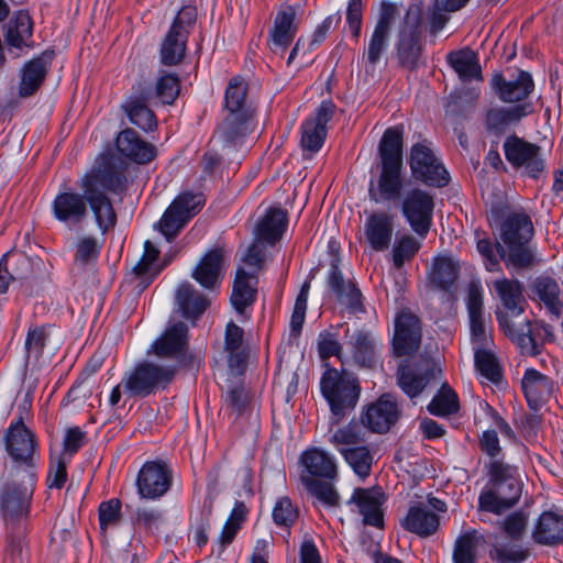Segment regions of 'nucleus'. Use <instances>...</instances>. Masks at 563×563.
I'll list each match as a JSON object with an SVG mask.
<instances>
[{"mask_svg": "<svg viewBox=\"0 0 563 563\" xmlns=\"http://www.w3.org/2000/svg\"><path fill=\"white\" fill-rule=\"evenodd\" d=\"M537 543L553 545L563 542V517L551 511L543 512L532 533Z\"/></svg>", "mask_w": 563, "mask_h": 563, "instance_id": "obj_35", "label": "nucleus"}, {"mask_svg": "<svg viewBox=\"0 0 563 563\" xmlns=\"http://www.w3.org/2000/svg\"><path fill=\"white\" fill-rule=\"evenodd\" d=\"M247 86L240 77L229 81L224 93L228 115L218 130V136L227 146L241 145L253 129V110L246 104Z\"/></svg>", "mask_w": 563, "mask_h": 563, "instance_id": "obj_3", "label": "nucleus"}, {"mask_svg": "<svg viewBox=\"0 0 563 563\" xmlns=\"http://www.w3.org/2000/svg\"><path fill=\"white\" fill-rule=\"evenodd\" d=\"M299 518V508L288 496L276 499L272 509V519L276 527L285 529L288 533Z\"/></svg>", "mask_w": 563, "mask_h": 563, "instance_id": "obj_46", "label": "nucleus"}, {"mask_svg": "<svg viewBox=\"0 0 563 563\" xmlns=\"http://www.w3.org/2000/svg\"><path fill=\"white\" fill-rule=\"evenodd\" d=\"M433 197L421 189H412L402 200L401 213L412 231L424 239L432 225Z\"/></svg>", "mask_w": 563, "mask_h": 563, "instance_id": "obj_13", "label": "nucleus"}, {"mask_svg": "<svg viewBox=\"0 0 563 563\" xmlns=\"http://www.w3.org/2000/svg\"><path fill=\"white\" fill-rule=\"evenodd\" d=\"M67 481V461L64 456H59L56 461L52 462L46 478L49 488L60 489Z\"/></svg>", "mask_w": 563, "mask_h": 563, "instance_id": "obj_64", "label": "nucleus"}, {"mask_svg": "<svg viewBox=\"0 0 563 563\" xmlns=\"http://www.w3.org/2000/svg\"><path fill=\"white\" fill-rule=\"evenodd\" d=\"M188 350V328L181 322L170 323L152 344L153 353L162 358L181 362Z\"/></svg>", "mask_w": 563, "mask_h": 563, "instance_id": "obj_19", "label": "nucleus"}, {"mask_svg": "<svg viewBox=\"0 0 563 563\" xmlns=\"http://www.w3.org/2000/svg\"><path fill=\"white\" fill-rule=\"evenodd\" d=\"M318 352L323 361L335 356L342 364L349 363V356L339 342L338 333L330 331L320 332L318 336Z\"/></svg>", "mask_w": 563, "mask_h": 563, "instance_id": "obj_52", "label": "nucleus"}, {"mask_svg": "<svg viewBox=\"0 0 563 563\" xmlns=\"http://www.w3.org/2000/svg\"><path fill=\"white\" fill-rule=\"evenodd\" d=\"M33 35V21L25 10L16 11L5 25V42L10 47H31Z\"/></svg>", "mask_w": 563, "mask_h": 563, "instance_id": "obj_31", "label": "nucleus"}, {"mask_svg": "<svg viewBox=\"0 0 563 563\" xmlns=\"http://www.w3.org/2000/svg\"><path fill=\"white\" fill-rule=\"evenodd\" d=\"M494 288L505 311H497L496 318L501 331L520 349L522 353L537 355L541 343L553 340L552 328L542 322L531 323L523 312L525 298L518 280L496 279Z\"/></svg>", "mask_w": 563, "mask_h": 563, "instance_id": "obj_2", "label": "nucleus"}, {"mask_svg": "<svg viewBox=\"0 0 563 563\" xmlns=\"http://www.w3.org/2000/svg\"><path fill=\"white\" fill-rule=\"evenodd\" d=\"M332 101H322L313 117L301 124V146L305 151L319 152L327 136V124L334 113Z\"/></svg>", "mask_w": 563, "mask_h": 563, "instance_id": "obj_17", "label": "nucleus"}, {"mask_svg": "<svg viewBox=\"0 0 563 563\" xmlns=\"http://www.w3.org/2000/svg\"><path fill=\"white\" fill-rule=\"evenodd\" d=\"M180 90V80L174 73L163 71L156 81V97L165 104H172L178 97Z\"/></svg>", "mask_w": 563, "mask_h": 563, "instance_id": "obj_53", "label": "nucleus"}, {"mask_svg": "<svg viewBox=\"0 0 563 563\" xmlns=\"http://www.w3.org/2000/svg\"><path fill=\"white\" fill-rule=\"evenodd\" d=\"M529 113V106L517 104L510 108L497 107L486 113V125L489 130L503 131L508 125L520 121Z\"/></svg>", "mask_w": 563, "mask_h": 563, "instance_id": "obj_40", "label": "nucleus"}, {"mask_svg": "<svg viewBox=\"0 0 563 563\" xmlns=\"http://www.w3.org/2000/svg\"><path fill=\"white\" fill-rule=\"evenodd\" d=\"M46 327H33L30 328L25 339V349L27 354L40 355L45 346L47 340Z\"/></svg>", "mask_w": 563, "mask_h": 563, "instance_id": "obj_62", "label": "nucleus"}, {"mask_svg": "<svg viewBox=\"0 0 563 563\" xmlns=\"http://www.w3.org/2000/svg\"><path fill=\"white\" fill-rule=\"evenodd\" d=\"M528 555V550L519 544H500L493 550V559L498 563H521Z\"/></svg>", "mask_w": 563, "mask_h": 563, "instance_id": "obj_59", "label": "nucleus"}, {"mask_svg": "<svg viewBox=\"0 0 563 563\" xmlns=\"http://www.w3.org/2000/svg\"><path fill=\"white\" fill-rule=\"evenodd\" d=\"M38 473L10 470L0 479V512L5 520L20 521L29 517Z\"/></svg>", "mask_w": 563, "mask_h": 563, "instance_id": "obj_5", "label": "nucleus"}, {"mask_svg": "<svg viewBox=\"0 0 563 563\" xmlns=\"http://www.w3.org/2000/svg\"><path fill=\"white\" fill-rule=\"evenodd\" d=\"M287 225L286 213L282 209H269L256 228L257 240L274 244L278 241Z\"/></svg>", "mask_w": 563, "mask_h": 563, "instance_id": "obj_38", "label": "nucleus"}, {"mask_svg": "<svg viewBox=\"0 0 563 563\" xmlns=\"http://www.w3.org/2000/svg\"><path fill=\"white\" fill-rule=\"evenodd\" d=\"M388 32L373 30V33L369 37L368 45L364 51L363 56L366 58L367 64L371 66H376V64L380 60L383 54L386 52L388 47L389 41Z\"/></svg>", "mask_w": 563, "mask_h": 563, "instance_id": "obj_56", "label": "nucleus"}, {"mask_svg": "<svg viewBox=\"0 0 563 563\" xmlns=\"http://www.w3.org/2000/svg\"><path fill=\"white\" fill-rule=\"evenodd\" d=\"M123 109L131 123L137 125L140 129L144 131H152L156 128V117L143 100L131 98L125 101Z\"/></svg>", "mask_w": 563, "mask_h": 563, "instance_id": "obj_44", "label": "nucleus"}, {"mask_svg": "<svg viewBox=\"0 0 563 563\" xmlns=\"http://www.w3.org/2000/svg\"><path fill=\"white\" fill-rule=\"evenodd\" d=\"M429 379L430 375L428 372L411 368L407 363L400 364L397 369L398 386L410 399L416 398L422 393Z\"/></svg>", "mask_w": 563, "mask_h": 563, "instance_id": "obj_39", "label": "nucleus"}, {"mask_svg": "<svg viewBox=\"0 0 563 563\" xmlns=\"http://www.w3.org/2000/svg\"><path fill=\"white\" fill-rule=\"evenodd\" d=\"M402 134L401 126H391L384 132L378 146L382 165L402 166Z\"/></svg>", "mask_w": 563, "mask_h": 563, "instance_id": "obj_36", "label": "nucleus"}, {"mask_svg": "<svg viewBox=\"0 0 563 563\" xmlns=\"http://www.w3.org/2000/svg\"><path fill=\"white\" fill-rule=\"evenodd\" d=\"M380 347L382 341L372 332L365 330L355 331L345 342V354L349 356L347 364L372 368L377 363Z\"/></svg>", "mask_w": 563, "mask_h": 563, "instance_id": "obj_16", "label": "nucleus"}, {"mask_svg": "<svg viewBox=\"0 0 563 563\" xmlns=\"http://www.w3.org/2000/svg\"><path fill=\"white\" fill-rule=\"evenodd\" d=\"M421 247L420 241L410 234H404L396 239L391 249L393 264L401 268L405 263L410 262Z\"/></svg>", "mask_w": 563, "mask_h": 563, "instance_id": "obj_50", "label": "nucleus"}, {"mask_svg": "<svg viewBox=\"0 0 563 563\" xmlns=\"http://www.w3.org/2000/svg\"><path fill=\"white\" fill-rule=\"evenodd\" d=\"M396 14V4L390 1L383 0L378 7L377 19L374 29L390 33Z\"/></svg>", "mask_w": 563, "mask_h": 563, "instance_id": "obj_63", "label": "nucleus"}, {"mask_svg": "<svg viewBox=\"0 0 563 563\" xmlns=\"http://www.w3.org/2000/svg\"><path fill=\"white\" fill-rule=\"evenodd\" d=\"M475 367L479 374L492 383H498L501 377L499 364L488 347H477L474 353Z\"/></svg>", "mask_w": 563, "mask_h": 563, "instance_id": "obj_51", "label": "nucleus"}, {"mask_svg": "<svg viewBox=\"0 0 563 563\" xmlns=\"http://www.w3.org/2000/svg\"><path fill=\"white\" fill-rule=\"evenodd\" d=\"M399 417V410L391 395H383L371 404L361 416V422L372 432L385 433Z\"/></svg>", "mask_w": 563, "mask_h": 563, "instance_id": "obj_21", "label": "nucleus"}, {"mask_svg": "<svg viewBox=\"0 0 563 563\" xmlns=\"http://www.w3.org/2000/svg\"><path fill=\"white\" fill-rule=\"evenodd\" d=\"M243 334V329L234 322L227 324L224 347L228 352L229 367L238 374L242 373L246 361V354L242 349Z\"/></svg>", "mask_w": 563, "mask_h": 563, "instance_id": "obj_37", "label": "nucleus"}, {"mask_svg": "<svg viewBox=\"0 0 563 563\" xmlns=\"http://www.w3.org/2000/svg\"><path fill=\"white\" fill-rule=\"evenodd\" d=\"M504 153L508 163L521 174L539 178L545 167L540 146L516 135L507 137Z\"/></svg>", "mask_w": 563, "mask_h": 563, "instance_id": "obj_11", "label": "nucleus"}, {"mask_svg": "<svg viewBox=\"0 0 563 563\" xmlns=\"http://www.w3.org/2000/svg\"><path fill=\"white\" fill-rule=\"evenodd\" d=\"M320 390L327 400L332 424L341 422L356 407L361 386L356 377L347 372L327 367L320 379Z\"/></svg>", "mask_w": 563, "mask_h": 563, "instance_id": "obj_6", "label": "nucleus"}, {"mask_svg": "<svg viewBox=\"0 0 563 563\" xmlns=\"http://www.w3.org/2000/svg\"><path fill=\"white\" fill-rule=\"evenodd\" d=\"M460 409V401L456 393L449 387L443 385L438 394L432 398L428 405V410L431 415L438 417H446L454 415Z\"/></svg>", "mask_w": 563, "mask_h": 563, "instance_id": "obj_48", "label": "nucleus"}, {"mask_svg": "<svg viewBox=\"0 0 563 563\" xmlns=\"http://www.w3.org/2000/svg\"><path fill=\"white\" fill-rule=\"evenodd\" d=\"M296 15V9L291 5L276 13L267 37V45L274 54L283 56L294 41L298 31Z\"/></svg>", "mask_w": 563, "mask_h": 563, "instance_id": "obj_20", "label": "nucleus"}, {"mask_svg": "<svg viewBox=\"0 0 563 563\" xmlns=\"http://www.w3.org/2000/svg\"><path fill=\"white\" fill-rule=\"evenodd\" d=\"M187 222L188 221L180 217L178 212H175V209L169 206L162 216L157 227L166 240L170 241L179 233Z\"/></svg>", "mask_w": 563, "mask_h": 563, "instance_id": "obj_58", "label": "nucleus"}, {"mask_svg": "<svg viewBox=\"0 0 563 563\" xmlns=\"http://www.w3.org/2000/svg\"><path fill=\"white\" fill-rule=\"evenodd\" d=\"M492 87L501 101L514 103L527 99L534 89V82L529 73L521 70L515 79L509 80L501 74L494 75Z\"/></svg>", "mask_w": 563, "mask_h": 563, "instance_id": "obj_26", "label": "nucleus"}, {"mask_svg": "<svg viewBox=\"0 0 563 563\" xmlns=\"http://www.w3.org/2000/svg\"><path fill=\"white\" fill-rule=\"evenodd\" d=\"M159 251L158 249L151 242L145 241L144 243V253L137 264L134 266V272L139 276L154 278L157 276L162 268L154 267L155 262L157 261Z\"/></svg>", "mask_w": 563, "mask_h": 563, "instance_id": "obj_57", "label": "nucleus"}, {"mask_svg": "<svg viewBox=\"0 0 563 563\" xmlns=\"http://www.w3.org/2000/svg\"><path fill=\"white\" fill-rule=\"evenodd\" d=\"M402 189V166L382 165L376 183L371 181L368 196L375 203H385L399 199Z\"/></svg>", "mask_w": 563, "mask_h": 563, "instance_id": "obj_22", "label": "nucleus"}, {"mask_svg": "<svg viewBox=\"0 0 563 563\" xmlns=\"http://www.w3.org/2000/svg\"><path fill=\"white\" fill-rule=\"evenodd\" d=\"M256 278L249 275L244 269L236 272L231 294V303L239 314H243L249 306L256 299Z\"/></svg>", "mask_w": 563, "mask_h": 563, "instance_id": "obj_34", "label": "nucleus"}, {"mask_svg": "<svg viewBox=\"0 0 563 563\" xmlns=\"http://www.w3.org/2000/svg\"><path fill=\"white\" fill-rule=\"evenodd\" d=\"M175 373L174 365L142 362L125 373L122 379L123 388L132 397H146L165 388L173 380Z\"/></svg>", "mask_w": 563, "mask_h": 563, "instance_id": "obj_10", "label": "nucleus"}, {"mask_svg": "<svg viewBox=\"0 0 563 563\" xmlns=\"http://www.w3.org/2000/svg\"><path fill=\"white\" fill-rule=\"evenodd\" d=\"M300 461L311 476L333 479L338 474L335 457L324 450L318 448L306 450Z\"/></svg>", "mask_w": 563, "mask_h": 563, "instance_id": "obj_32", "label": "nucleus"}, {"mask_svg": "<svg viewBox=\"0 0 563 563\" xmlns=\"http://www.w3.org/2000/svg\"><path fill=\"white\" fill-rule=\"evenodd\" d=\"M394 217L385 211L368 214L364 222L365 241L374 252L389 249L394 236Z\"/></svg>", "mask_w": 563, "mask_h": 563, "instance_id": "obj_24", "label": "nucleus"}, {"mask_svg": "<svg viewBox=\"0 0 563 563\" xmlns=\"http://www.w3.org/2000/svg\"><path fill=\"white\" fill-rule=\"evenodd\" d=\"M121 516V501L117 498H112L107 501H102L99 506V525L102 530L108 527L115 525L120 520Z\"/></svg>", "mask_w": 563, "mask_h": 563, "instance_id": "obj_60", "label": "nucleus"}, {"mask_svg": "<svg viewBox=\"0 0 563 563\" xmlns=\"http://www.w3.org/2000/svg\"><path fill=\"white\" fill-rule=\"evenodd\" d=\"M422 329L419 318L408 310L400 311L394 323L393 349L397 356L415 354L421 344Z\"/></svg>", "mask_w": 563, "mask_h": 563, "instance_id": "obj_15", "label": "nucleus"}, {"mask_svg": "<svg viewBox=\"0 0 563 563\" xmlns=\"http://www.w3.org/2000/svg\"><path fill=\"white\" fill-rule=\"evenodd\" d=\"M401 526L405 530L426 538L435 533L440 526V519L428 506L417 504L409 508L407 515L401 519Z\"/></svg>", "mask_w": 563, "mask_h": 563, "instance_id": "obj_28", "label": "nucleus"}, {"mask_svg": "<svg viewBox=\"0 0 563 563\" xmlns=\"http://www.w3.org/2000/svg\"><path fill=\"white\" fill-rule=\"evenodd\" d=\"M470 328L474 350L477 347H488L490 345L492 339L486 331L483 314L470 317Z\"/></svg>", "mask_w": 563, "mask_h": 563, "instance_id": "obj_61", "label": "nucleus"}, {"mask_svg": "<svg viewBox=\"0 0 563 563\" xmlns=\"http://www.w3.org/2000/svg\"><path fill=\"white\" fill-rule=\"evenodd\" d=\"M488 474L489 481L479 494L478 507L483 511L500 515L520 498L521 486L517 467L503 461H490Z\"/></svg>", "mask_w": 563, "mask_h": 563, "instance_id": "obj_4", "label": "nucleus"}, {"mask_svg": "<svg viewBox=\"0 0 563 563\" xmlns=\"http://www.w3.org/2000/svg\"><path fill=\"white\" fill-rule=\"evenodd\" d=\"M115 146L123 157L141 165L152 162L156 156V147L132 129H125L118 134Z\"/></svg>", "mask_w": 563, "mask_h": 563, "instance_id": "obj_25", "label": "nucleus"}, {"mask_svg": "<svg viewBox=\"0 0 563 563\" xmlns=\"http://www.w3.org/2000/svg\"><path fill=\"white\" fill-rule=\"evenodd\" d=\"M4 446L13 463L11 470L38 473V443L35 434L24 424L22 417L12 420L5 430Z\"/></svg>", "mask_w": 563, "mask_h": 563, "instance_id": "obj_7", "label": "nucleus"}, {"mask_svg": "<svg viewBox=\"0 0 563 563\" xmlns=\"http://www.w3.org/2000/svg\"><path fill=\"white\" fill-rule=\"evenodd\" d=\"M329 423L328 441L340 454L366 441L363 427L355 420L339 426L332 424L331 417Z\"/></svg>", "mask_w": 563, "mask_h": 563, "instance_id": "obj_30", "label": "nucleus"}, {"mask_svg": "<svg viewBox=\"0 0 563 563\" xmlns=\"http://www.w3.org/2000/svg\"><path fill=\"white\" fill-rule=\"evenodd\" d=\"M457 276L459 265L453 258L448 256H438L434 258L430 279L435 287L449 290L456 282Z\"/></svg>", "mask_w": 563, "mask_h": 563, "instance_id": "obj_43", "label": "nucleus"}, {"mask_svg": "<svg viewBox=\"0 0 563 563\" xmlns=\"http://www.w3.org/2000/svg\"><path fill=\"white\" fill-rule=\"evenodd\" d=\"M245 515L246 508L244 504L236 503L220 533L219 542L221 547H227L233 541L242 527V522L245 520Z\"/></svg>", "mask_w": 563, "mask_h": 563, "instance_id": "obj_55", "label": "nucleus"}, {"mask_svg": "<svg viewBox=\"0 0 563 563\" xmlns=\"http://www.w3.org/2000/svg\"><path fill=\"white\" fill-rule=\"evenodd\" d=\"M341 456L360 478L364 479L371 474L374 452L366 441L342 453Z\"/></svg>", "mask_w": 563, "mask_h": 563, "instance_id": "obj_42", "label": "nucleus"}, {"mask_svg": "<svg viewBox=\"0 0 563 563\" xmlns=\"http://www.w3.org/2000/svg\"><path fill=\"white\" fill-rule=\"evenodd\" d=\"M449 60L462 81L482 79L481 66L478 65L477 56L473 51L462 49L453 52L449 55Z\"/></svg>", "mask_w": 563, "mask_h": 563, "instance_id": "obj_41", "label": "nucleus"}, {"mask_svg": "<svg viewBox=\"0 0 563 563\" xmlns=\"http://www.w3.org/2000/svg\"><path fill=\"white\" fill-rule=\"evenodd\" d=\"M205 203V198L201 194L183 192L177 196L170 206L178 212L186 221H189L196 216Z\"/></svg>", "mask_w": 563, "mask_h": 563, "instance_id": "obj_54", "label": "nucleus"}, {"mask_svg": "<svg viewBox=\"0 0 563 563\" xmlns=\"http://www.w3.org/2000/svg\"><path fill=\"white\" fill-rule=\"evenodd\" d=\"M420 14L418 9L410 8L399 31L398 56L402 65L413 67L420 55Z\"/></svg>", "mask_w": 563, "mask_h": 563, "instance_id": "obj_18", "label": "nucleus"}, {"mask_svg": "<svg viewBox=\"0 0 563 563\" xmlns=\"http://www.w3.org/2000/svg\"><path fill=\"white\" fill-rule=\"evenodd\" d=\"M225 251L214 247L208 251L192 271V278L207 289H214L222 280Z\"/></svg>", "mask_w": 563, "mask_h": 563, "instance_id": "obj_27", "label": "nucleus"}, {"mask_svg": "<svg viewBox=\"0 0 563 563\" xmlns=\"http://www.w3.org/2000/svg\"><path fill=\"white\" fill-rule=\"evenodd\" d=\"M384 503L385 494L380 487L356 488L350 498V504H354L362 515L363 522L376 528L384 526Z\"/></svg>", "mask_w": 563, "mask_h": 563, "instance_id": "obj_23", "label": "nucleus"}, {"mask_svg": "<svg viewBox=\"0 0 563 563\" xmlns=\"http://www.w3.org/2000/svg\"><path fill=\"white\" fill-rule=\"evenodd\" d=\"M46 74V65L42 58H34L25 64L20 82V95L31 96L41 85Z\"/></svg>", "mask_w": 563, "mask_h": 563, "instance_id": "obj_47", "label": "nucleus"}, {"mask_svg": "<svg viewBox=\"0 0 563 563\" xmlns=\"http://www.w3.org/2000/svg\"><path fill=\"white\" fill-rule=\"evenodd\" d=\"M124 176L108 157H99L77 181L81 194L64 186L54 197L51 210L58 222L75 227L81 223L88 213V206L101 231L107 233L117 223V214L109 198L124 188Z\"/></svg>", "mask_w": 563, "mask_h": 563, "instance_id": "obj_1", "label": "nucleus"}, {"mask_svg": "<svg viewBox=\"0 0 563 563\" xmlns=\"http://www.w3.org/2000/svg\"><path fill=\"white\" fill-rule=\"evenodd\" d=\"M175 300L186 319L198 318L209 306L208 299L188 282H184L177 287Z\"/></svg>", "mask_w": 563, "mask_h": 563, "instance_id": "obj_33", "label": "nucleus"}, {"mask_svg": "<svg viewBox=\"0 0 563 563\" xmlns=\"http://www.w3.org/2000/svg\"><path fill=\"white\" fill-rule=\"evenodd\" d=\"M482 539L476 530L461 534L454 544L453 563H475L477 547Z\"/></svg>", "mask_w": 563, "mask_h": 563, "instance_id": "obj_45", "label": "nucleus"}, {"mask_svg": "<svg viewBox=\"0 0 563 563\" xmlns=\"http://www.w3.org/2000/svg\"><path fill=\"white\" fill-rule=\"evenodd\" d=\"M197 11L191 5L183 7L174 18L159 48V60L165 66L180 64L186 55L190 31L196 24Z\"/></svg>", "mask_w": 563, "mask_h": 563, "instance_id": "obj_9", "label": "nucleus"}, {"mask_svg": "<svg viewBox=\"0 0 563 563\" xmlns=\"http://www.w3.org/2000/svg\"><path fill=\"white\" fill-rule=\"evenodd\" d=\"M521 387L529 407L538 410L547 401L552 391V380L534 368L526 369Z\"/></svg>", "mask_w": 563, "mask_h": 563, "instance_id": "obj_29", "label": "nucleus"}, {"mask_svg": "<svg viewBox=\"0 0 563 563\" xmlns=\"http://www.w3.org/2000/svg\"><path fill=\"white\" fill-rule=\"evenodd\" d=\"M533 236V225L523 212L509 213L500 224L499 238L509 251V261L516 267L533 263V254L527 244Z\"/></svg>", "mask_w": 563, "mask_h": 563, "instance_id": "obj_8", "label": "nucleus"}, {"mask_svg": "<svg viewBox=\"0 0 563 563\" xmlns=\"http://www.w3.org/2000/svg\"><path fill=\"white\" fill-rule=\"evenodd\" d=\"M534 288L539 299L545 305L549 311L555 317H559L562 305L559 298L560 288L558 283L549 277H540L536 280Z\"/></svg>", "mask_w": 563, "mask_h": 563, "instance_id": "obj_49", "label": "nucleus"}, {"mask_svg": "<svg viewBox=\"0 0 563 563\" xmlns=\"http://www.w3.org/2000/svg\"><path fill=\"white\" fill-rule=\"evenodd\" d=\"M409 165L416 179L443 187L449 183V173L427 143H417L411 147Z\"/></svg>", "mask_w": 563, "mask_h": 563, "instance_id": "obj_12", "label": "nucleus"}, {"mask_svg": "<svg viewBox=\"0 0 563 563\" xmlns=\"http://www.w3.org/2000/svg\"><path fill=\"white\" fill-rule=\"evenodd\" d=\"M173 471L168 464L158 461L146 462L136 478L137 493L145 499H157L170 488Z\"/></svg>", "mask_w": 563, "mask_h": 563, "instance_id": "obj_14", "label": "nucleus"}]
</instances>
